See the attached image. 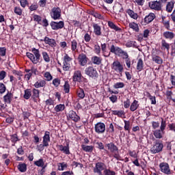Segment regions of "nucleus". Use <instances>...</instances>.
Returning a JSON list of instances; mask_svg holds the SVG:
<instances>
[{
  "label": "nucleus",
  "mask_w": 175,
  "mask_h": 175,
  "mask_svg": "<svg viewBox=\"0 0 175 175\" xmlns=\"http://www.w3.org/2000/svg\"><path fill=\"white\" fill-rule=\"evenodd\" d=\"M70 44L72 53H79V42H77V40H71Z\"/></svg>",
  "instance_id": "f3484780"
},
{
  "label": "nucleus",
  "mask_w": 175,
  "mask_h": 175,
  "mask_svg": "<svg viewBox=\"0 0 175 175\" xmlns=\"http://www.w3.org/2000/svg\"><path fill=\"white\" fill-rule=\"evenodd\" d=\"M149 8L152 10H156L157 12H161L162 10V3L158 1H153L149 3Z\"/></svg>",
  "instance_id": "9b49d317"
},
{
  "label": "nucleus",
  "mask_w": 175,
  "mask_h": 175,
  "mask_svg": "<svg viewBox=\"0 0 175 175\" xmlns=\"http://www.w3.org/2000/svg\"><path fill=\"white\" fill-rule=\"evenodd\" d=\"M124 109H129V107H131V100H129V98L124 101Z\"/></svg>",
  "instance_id": "774afa93"
},
{
  "label": "nucleus",
  "mask_w": 175,
  "mask_h": 175,
  "mask_svg": "<svg viewBox=\"0 0 175 175\" xmlns=\"http://www.w3.org/2000/svg\"><path fill=\"white\" fill-rule=\"evenodd\" d=\"M155 18V14L150 13L148 16H146L144 18V21L146 24H150L154 19Z\"/></svg>",
  "instance_id": "7c9ffc66"
},
{
  "label": "nucleus",
  "mask_w": 175,
  "mask_h": 175,
  "mask_svg": "<svg viewBox=\"0 0 175 175\" xmlns=\"http://www.w3.org/2000/svg\"><path fill=\"white\" fill-rule=\"evenodd\" d=\"M84 77L81 75V70H75L74 72L73 76H72V81H75V83H81V80H83Z\"/></svg>",
  "instance_id": "2eb2a0df"
},
{
  "label": "nucleus",
  "mask_w": 175,
  "mask_h": 175,
  "mask_svg": "<svg viewBox=\"0 0 175 175\" xmlns=\"http://www.w3.org/2000/svg\"><path fill=\"white\" fill-rule=\"evenodd\" d=\"M68 117L72 120V121H74V122H79L81 120L80 116H79L76 111L73 110L69 111Z\"/></svg>",
  "instance_id": "dca6fc26"
},
{
  "label": "nucleus",
  "mask_w": 175,
  "mask_h": 175,
  "mask_svg": "<svg viewBox=\"0 0 175 175\" xmlns=\"http://www.w3.org/2000/svg\"><path fill=\"white\" fill-rule=\"evenodd\" d=\"M108 27L111 28V29H113V31H116V32H121L122 31V29L120 27L117 26L114 23L111 21H108Z\"/></svg>",
  "instance_id": "a878e982"
},
{
  "label": "nucleus",
  "mask_w": 175,
  "mask_h": 175,
  "mask_svg": "<svg viewBox=\"0 0 175 175\" xmlns=\"http://www.w3.org/2000/svg\"><path fill=\"white\" fill-rule=\"evenodd\" d=\"M129 28L133 29V31H135V32H139V25H137V23H136L135 22H131L129 24Z\"/></svg>",
  "instance_id": "ea45409f"
},
{
  "label": "nucleus",
  "mask_w": 175,
  "mask_h": 175,
  "mask_svg": "<svg viewBox=\"0 0 175 175\" xmlns=\"http://www.w3.org/2000/svg\"><path fill=\"white\" fill-rule=\"evenodd\" d=\"M126 13H127L131 18H133V20H137V18H139V15H137V13L134 12V11L131 9L126 10Z\"/></svg>",
  "instance_id": "cd10ccee"
},
{
  "label": "nucleus",
  "mask_w": 175,
  "mask_h": 175,
  "mask_svg": "<svg viewBox=\"0 0 175 175\" xmlns=\"http://www.w3.org/2000/svg\"><path fill=\"white\" fill-rule=\"evenodd\" d=\"M92 27L96 36H100L102 35V27L98 23H93Z\"/></svg>",
  "instance_id": "a211bd4d"
},
{
  "label": "nucleus",
  "mask_w": 175,
  "mask_h": 175,
  "mask_svg": "<svg viewBox=\"0 0 175 175\" xmlns=\"http://www.w3.org/2000/svg\"><path fill=\"white\" fill-rule=\"evenodd\" d=\"M94 131L98 135H102L106 132V124L102 122H98L94 125Z\"/></svg>",
  "instance_id": "6e6552de"
},
{
  "label": "nucleus",
  "mask_w": 175,
  "mask_h": 175,
  "mask_svg": "<svg viewBox=\"0 0 175 175\" xmlns=\"http://www.w3.org/2000/svg\"><path fill=\"white\" fill-rule=\"evenodd\" d=\"M57 167L58 170L64 171L68 167V163L66 162L59 163H57Z\"/></svg>",
  "instance_id": "37998d69"
},
{
  "label": "nucleus",
  "mask_w": 175,
  "mask_h": 175,
  "mask_svg": "<svg viewBox=\"0 0 175 175\" xmlns=\"http://www.w3.org/2000/svg\"><path fill=\"white\" fill-rule=\"evenodd\" d=\"M85 73L89 77H98V71H96V68H94V66H89L85 68Z\"/></svg>",
  "instance_id": "9d476101"
},
{
  "label": "nucleus",
  "mask_w": 175,
  "mask_h": 175,
  "mask_svg": "<svg viewBox=\"0 0 175 175\" xmlns=\"http://www.w3.org/2000/svg\"><path fill=\"white\" fill-rule=\"evenodd\" d=\"M160 129H161V131H165V129H166V121L163 120V118H161Z\"/></svg>",
  "instance_id": "69168bd1"
},
{
  "label": "nucleus",
  "mask_w": 175,
  "mask_h": 175,
  "mask_svg": "<svg viewBox=\"0 0 175 175\" xmlns=\"http://www.w3.org/2000/svg\"><path fill=\"white\" fill-rule=\"evenodd\" d=\"M173 87L167 88V90L165 92V96L167 97V99L172 100V96H173V92L171 90Z\"/></svg>",
  "instance_id": "a18cd8bd"
},
{
  "label": "nucleus",
  "mask_w": 175,
  "mask_h": 175,
  "mask_svg": "<svg viewBox=\"0 0 175 175\" xmlns=\"http://www.w3.org/2000/svg\"><path fill=\"white\" fill-rule=\"evenodd\" d=\"M153 135L156 139H163L165 135V131L161 129H156L153 131Z\"/></svg>",
  "instance_id": "6ab92c4d"
},
{
  "label": "nucleus",
  "mask_w": 175,
  "mask_h": 175,
  "mask_svg": "<svg viewBox=\"0 0 175 175\" xmlns=\"http://www.w3.org/2000/svg\"><path fill=\"white\" fill-rule=\"evenodd\" d=\"M46 80L40 79L37 81L33 85L35 88H43V87H46Z\"/></svg>",
  "instance_id": "4be33fe9"
},
{
  "label": "nucleus",
  "mask_w": 175,
  "mask_h": 175,
  "mask_svg": "<svg viewBox=\"0 0 175 175\" xmlns=\"http://www.w3.org/2000/svg\"><path fill=\"white\" fill-rule=\"evenodd\" d=\"M173 9H174V1L168 2L166 5V12H167V13H172Z\"/></svg>",
  "instance_id": "4c0bfd02"
},
{
  "label": "nucleus",
  "mask_w": 175,
  "mask_h": 175,
  "mask_svg": "<svg viewBox=\"0 0 175 175\" xmlns=\"http://www.w3.org/2000/svg\"><path fill=\"white\" fill-rule=\"evenodd\" d=\"M52 84L54 85V87H59V85L61 84V79L59 78H55L53 80Z\"/></svg>",
  "instance_id": "6e6d98bb"
},
{
  "label": "nucleus",
  "mask_w": 175,
  "mask_h": 175,
  "mask_svg": "<svg viewBox=\"0 0 175 175\" xmlns=\"http://www.w3.org/2000/svg\"><path fill=\"white\" fill-rule=\"evenodd\" d=\"M162 150H163V142H162V141L157 140L151 148L150 152L152 154H158V152H161Z\"/></svg>",
  "instance_id": "423d86ee"
},
{
  "label": "nucleus",
  "mask_w": 175,
  "mask_h": 175,
  "mask_svg": "<svg viewBox=\"0 0 175 175\" xmlns=\"http://www.w3.org/2000/svg\"><path fill=\"white\" fill-rule=\"evenodd\" d=\"M159 167L161 173L167 175L172 174V170H170V165H169V163L166 162L160 163Z\"/></svg>",
  "instance_id": "0eeeda50"
},
{
  "label": "nucleus",
  "mask_w": 175,
  "mask_h": 175,
  "mask_svg": "<svg viewBox=\"0 0 175 175\" xmlns=\"http://www.w3.org/2000/svg\"><path fill=\"white\" fill-rule=\"evenodd\" d=\"M161 50H166L168 53L170 50V44L166 42L165 40H161Z\"/></svg>",
  "instance_id": "72a5a7b5"
},
{
  "label": "nucleus",
  "mask_w": 175,
  "mask_h": 175,
  "mask_svg": "<svg viewBox=\"0 0 175 175\" xmlns=\"http://www.w3.org/2000/svg\"><path fill=\"white\" fill-rule=\"evenodd\" d=\"M6 55V48L5 47H0V61H2V57Z\"/></svg>",
  "instance_id": "4d7b16f0"
},
{
  "label": "nucleus",
  "mask_w": 175,
  "mask_h": 175,
  "mask_svg": "<svg viewBox=\"0 0 175 175\" xmlns=\"http://www.w3.org/2000/svg\"><path fill=\"white\" fill-rule=\"evenodd\" d=\"M113 116H117L119 118H125V112L122 110L117 111L113 110L111 111Z\"/></svg>",
  "instance_id": "c85d7f7f"
},
{
  "label": "nucleus",
  "mask_w": 175,
  "mask_h": 175,
  "mask_svg": "<svg viewBox=\"0 0 175 175\" xmlns=\"http://www.w3.org/2000/svg\"><path fill=\"white\" fill-rule=\"evenodd\" d=\"M142 35L144 36L145 40H147V39H148V36H150V31L148 29H145Z\"/></svg>",
  "instance_id": "338daca9"
},
{
  "label": "nucleus",
  "mask_w": 175,
  "mask_h": 175,
  "mask_svg": "<svg viewBox=\"0 0 175 175\" xmlns=\"http://www.w3.org/2000/svg\"><path fill=\"white\" fill-rule=\"evenodd\" d=\"M31 96H32V90L31 89L25 90L24 95H23L24 99H26L27 100H28V99H29Z\"/></svg>",
  "instance_id": "e433bc0d"
},
{
  "label": "nucleus",
  "mask_w": 175,
  "mask_h": 175,
  "mask_svg": "<svg viewBox=\"0 0 175 175\" xmlns=\"http://www.w3.org/2000/svg\"><path fill=\"white\" fill-rule=\"evenodd\" d=\"M40 42H44L45 44H48V46H50L53 49L57 47V41L47 36H45L43 40H40Z\"/></svg>",
  "instance_id": "f8f14e48"
},
{
  "label": "nucleus",
  "mask_w": 175,
  "mask_h": 175,
  "mask_svg": "<svg viewBox=\"0 0 175 175\" xmlns=\"http://www.w3.org/2000/svg\"><path fill=\"white\" fill-rule=\"evenodd\" d=\"M43 76L45 79V81H51V80H53V75H51V73H50V72H45L43 74Z\"/></svg>",
  "instance_id": "de8ad7c7"
},
{
  "label": "nucleus",
  "mask_w": 175,
  "mask_h": 175,
  "mask_svg": "<svg viewBox=\"0 0 175 175\" xmlns=\"http://www.w3.org/2000/svg\"><path fill=\"white\" fill-rule=\"evenodd\" d=\"M105 175H116V172L111 170L110 169L105 168L104 171Z\"/></svg>",
  "instance_id": "0e129e2a"
},
{
  "label": "nucleus",
  "mask_w": 175,
  "mask_h": 175,
  "mask_svg": "<svg viewBox=\"0 0 175 175\" xmlns=\"http://www.w3.org/2000/svg\"><path fill=\"white\" fill-rule=\"evenodd\" d=\"M62 69L64 72H68L70 70V63H68L66 62H63Z\"/></svg>",
  "instance_id": "8fccbe9b"
},
{
  "label": "nucleus",
  "mask_w": 175,
  "mask_h": 175,
  "mask_svg": "<svg viewBox=\"0 0 175 175\" xmlns=\"http://www.w3.org/2000/svg\"><path fill=\"white\" fill-rule=\"evenodd\" d=\"M76 94L78 99H84V98H85V93L84 92V90L81 88L77 89Z\"/></svg>",
  "instance_id": "5701e85b"
},
{
  "label": "nucleus",
  "mask_w": 175,
  "mask_h": 175,
  "mask_svg": "<svg viewBox=\"0 0 175 175\" xmlns=\"http://www.w3.org/2000/svg\"><path fill=\"white\" fill-rule=\"evenodd\" d=\"M34 165L38 166V167H42L41 172H44V169H46V166H44V161L43 159H40L36 161H34Z\"/></svg>",
  "instance_id": "b1692460"
},
{
  "label": "nucleus",
  "mask_w": 175,
  "mask_h": 175,
  "mask_svg": "<svg viewBox=\"0 0 175 175\" xmlns=\"http://www.w3.org/2000/svg\"><path fill=\"white\" fill-rule=\"evenodd\" d=\"M124 87H125L124 82H118L113 85V88L116 90L118 88H124Z\"/></svg>",
  "instance_id": "bf43d9fd"
},
{
  "label": "nucleus",
  "mask_w": 175,
  "mask_h": 175,
  "mask_svg": "<svg viewBox=\"0 0 175 175\" xmlns=\"http://www.w3.org/2000/svg\"><path fill=\"white\" fill-rule=\"evenodd\" d=\"M73 58L70 57L69 55L67 53H65L64 56V62H67L68 64H70L71 61H72Z\"/></svg>",
  "instance_id": "5fc2aeb1"
},
{
  "label": "nucleus",
  "mask_w": 175,
  "mask_h": 175,
  "mask_svg": "<svg viewBox=\"0 0 175 175\" xmlns=\"http://www.w3.org/2000/svg\"><path fill=\"white\" fill-rule=\"evenodd\" d=\"M64 90L66 94H69L70 91V85H69V82L65 81L64 85Z\"/></svg>",
  "instance_id": "603ef678"
},
{
  "label": "nucleus",
  "mask_w": 175,
  "mask_h": 175,
  "mask_svg": "<svg viewBox=\"0 0 175 175\" xmlns=\"http://www.w3.org/2000/svg\"><path fill=\"white\" fill-rule=\"evenodd\" d=\"M102 57L98 56H93L92 57V62L94 65H100L102 64Z\"/></svg>",
  "instance_id": "c9c22d12"
},
{
  "label": "nucleus",
  "mask_w": 175,
  "mask_h": 175,
  "mask_svg": "<svg viewBox=\"0 0 175 175\" xmlns=\"http://www.w3.org/2000/svg\"><path fill=\"white\" fill-rule=\"evenodd\" d=\"M106 164L103 162L98 161L96 163L95 166L93 168V172L98 175H103L105 170H106Z\"/></svg>",
  "instance_id": "20e7f679"
},
{
  "label": "nucleus",
  "mask_w": 175,
  "mask_h": 175,
  "mask_svg": "<svg viewBox=\"0 0 175 175\" xmlns=\"http://www.w3.org/2000/svg\"><path fill=\"white\" fill-rule=\"evenodd\" d=\"M147 96L151 101V105H157V98L155 96H152L150 92H147Z\"/></svg>",
  "instance_id": "49530a36"
},
{
  "label": "nucleus",
  "mask_w": 175,
  "mask_h": 175,
  "mask_svg": "<svg viewBox=\"0 0 175 175\" xmlns=\"http://www.w3.org/2000/svg\"><path fill=\"white\" fill-rule=\"evenodd\" d=\"M152 61L156 64H158L159 65H162L163 63L162 58L157 55H152Z\"/></svg>",
  "instance_id": "473e14b6"
},
{
  "label": "nucleus",
  "mask_w": 175,
  "mask_h": 175,
  "mask_svg": "<svg viewBox=\"0 0 175 175\" xmlns=\"http://www.w3.org/2000/svg\"><path fill=\"white\" fill-rule=\"evenodd\" d=\"M111 70L116 73L122 75L124 72V65L119 61L115 60L111 65Z\"/></svg>",
  "instance_id": "39448f33"
},
{
  "label": "nucleus",
  "mask_w": 175,
  "mask_h": 175,
  "mask_svg": "<svg viewBox=\"0 0 175 175\" xmlns=\"http://www.w3.org/2000/svg\"><path fill=\"white\" fill-rule=\"evenodd\" d=\"M33 20L38 23V24H42V16L38 14L33 15Z\"/></svg>",
  "instance_id": "864d4df0"
},
{
  "label": "nucleus",
  "mask_w": 175,
  "mask_h": 175,
  "mask_svg": "<svg viewBox=\"0 0 175 175\" xmlns=\"http://www.w3.org/2000/svg\"><path fill=\"white\" fill-rule=\"evenodd\" d=\"M57 148H59V151L65 154L66 155H70V150H69V145L68 144L66 146L63 145H58Z\"/></svg>",
  "instance_id": "aec40b11"
},
{
  "label": "nucleus",
  "mask_w": 175,
  "mask_h": 175,
  "mask_svg": "<svg viewBox=\"0 0 175 175\" xmlns=\"http://www.w3.org/2000/svg\"><path fill=\"white\" fill-rule=\"evenodd\" d=\"M139 107H140V104H139V102L137 100H134L130 105V110L131 111H136Z\"/></svg>",
  "instance_id": "bb28decb"
},
{
  "label": "nucleus",
  "mask_w": 175,
  "mask_h": 175,
  "mask_svg": "<svg viewBox=\"0 0 175 175\" xmlns=\"http://www.w3.org/2000/svg\"><path fill=\"white\" fill-rule=\"evenodd\" d=\"M14 12L18 16H21V14H23V10L20 7H15Z\"/></svg>",
  "instance_id": "052dcab7"
},
{
  "label": "nucleus",
  "mask_w": 175,
  "mask_h": 175,
  "mask_svg": "<svg viewBox=\"0 0 175 175\" xmlns=\"http://www.w3.org/2000/svg\"><path fill=\"white\" fill-rule=\"evenodd\" d=\"M31 92L33 94L32 98L34 102H38L36 100L37 98H39V95L40 94V91L36 88H33L31 90Z\"/></svg>",
  "instance_id": "c756f323"
},
{
  "label": "nucleus",
  "mask_w": 175,
  "mask_h": 175,
  "mask_svg": "<svg viewBox=\"0 0 175 175\" xmlns=\"http://www.w3.org/2000/svg\"><path fill=\"white\" fill-rule=\"evenodd\" d=\"M78 62L81 66H85L87 63L88 62V58L87 57V55L84 53H80L78 55Z\"/></svg>",
  "instance_id": "4468645a"
},
{
  "label": "nucleus",
  "mask_w": 175,
  "mask_h": 175,
  "mask_svg": "<svg viewBox=\"0 0 175 175\" xmlns=\"http://www.w3.org/2000/svg\"><path fill=\"white\" fill-rule=\"evenodd\" d=\"M5 103L10 104L13 100V94L12 92H8L6 95L3 96Z\"/></svg>",
  "instance_id": "393cba45"
},
{
  "label": "nucleus",
  "mask_w": 175,
  "mask_h": 175,
  "mask_svg": "<svg viewBox=\"0 0 175 175\" xmlns=\"http://www.w3.org/2000/svg\"><path fill=\"white\" fill-rule=\"evenodd\" d=\"M31 53L27 52L26 57L31 61L33 65H38V64H40V59H42V55L40 54V51L39 49L31 48L30 50Z\"/></svg>",
  "instance_id": "f257e3e1"
},
{
  "label": "nucleus",
  "mask_w": 175,
  "mask_h": 175,
  "mask_svg": "<svg viewBox=\"0 0 175 175\" xmlns=\"http://www.w3.org/2000/svg\"><path fill=\"white\" fill-rule=\"evenodd\" d=\"M12 74H14V76H18V80H21V77H23V72L21 70H12Z\"/></svg>",
  "instance_id": "3c124183"
},
{
  "label": "nucleus",
  "mask_w": 175,
  "mask_h": 175,
  "mask_svg": "<svg viewBox=\"0 0 175 175\" xmlns=\"http://www.w3.org/2000/svg\"><path fill=\"white\" fill-rule=\"evenodd\" d=\"M124 131H127V132H131V129L132 128V124H131V121L124 120Z\"/></svg>",
  "instance_id": "79ce46f5"
},
{
  "label": "nucleus",
  "mask_w": 175,
  "mask_h": 175,
  "mask_svg": "<svg viewBox=\"0 0 175 175\" xmlns=\"http://www.w3.org/2000/svg\"><path fill=\"white\" fill-rule=\"evenodd\" d=\"M42 139L44 146H45V147H49V143L50 142V133L49 131H45Z\"/></svg>",
  "instance_id": "412c9836"
},
{
  "label": "nucleus",
  "mask_w": 175,
  "mask_h": 175,
  "mask_svg": "<svg viewBox=\"0 0 175 175\" xmlns=\"http://www.w3.org/2000/svg\"><path fill=\"white\" fill-rule=\"evenodd\" d=\"M163 24L166 29H170V21L163 19Z\"/></svg>",
  "instance_id": "680f3d73"
},
{
  "label": "nucleus",
  "mask_w": 175,
  "mask_h": 175,
  "mask_svg": "<svg viewBox=\"0 0 175 175\" xmlns=\"http://www.w3.org/2000/svg\"><path fill=\"white\" fill-rule=\"evenodd\" d=\"M109 51L110 52H109L107 57H110L111 53L112 54H115V55H120L123 59H128V58H129L128 53L122 50L120 46H116L114 44H112L109 48Z\"/></svg>",
  "instance_id": "7ed1b4c3"
},
{
  "label": "nucleus",
  "mask_w": 175,
  "mask_h": 175,
  "mask_svg": "<svg viewBox=\"0 0 175 175\" xmlns=\"http://www.w3.org/2000/svg\"><path fill=\"white\" fill-rule=\"evenodd\" d=\"M163 38L165 39H169L170 40H172V39H174V33L172 31H165L163 33Z\"/></svg>",
  "instance_id": "f704fd0d"
},
{
  "label": "nucleus",
  "mask_w": 175,
  "mask_h": 175,
  "mask_svg": "<svg viewBox=\"0 0 175 175\" xmlns=\"http://www.w3.org/2000/svg\"><path fill=\"white\" fill-rule=\"evenodd\" d=\"M65 110V105L64 104H59L55 107V111L59 113V111H64Z\"/></svg>",
  "instance_id": "c03bdc74"
},
{
  "label": "nucleus",
  "mask_w": 175,
  "mask_h": 175,
  "mask_svg": "<svg viewBox=\"0 0 175 175\" xmlns=\"http://www.w3.org/2000/svg\"><path fill=\"white\" fill-rule=\"evenodd\" d=\"M105 148L108 150L107 154L109 158H115L117 161H122L121 156L118 152V147L113 142L105 144Z\"/></svg>",
  "instance_id": "f03ea898"
},
{
  "label": "nucleus",
  "mask_w": 175,
  "mask_h": 175,
  "mask_svg": "<svg viewBox=\"0 0 175 175\" xmlns=\"http://www.w3.org/2000/svg\"><path fill=\"white\" fill-rule=\"evenodd\" d=\"M50 16L53 20H59V18H61V8H59V7H54L52 8Z\"/></svg>",
  "instance_id": "1a4fd4ad"
},
{
  "label": "nucleus",
  "mask_w": 175,
  "mask_h": 175,
  "mask_svg": "<svg viewBox=\"0 0 175 175\" xmlns=\"http://www.w3.org/2000/svg\"><path fill=\"white\" fill-rule=\"evenodd\" d=\"M81 148L85 152H92L94 151V146H87L82 144Z\"/></svg>",
  "instance_id": "58836bf2"
},
{
  "label": "nucleus",
  "mask_w": 175,
  "mask_h": 175,
  "mask_svg": "<svg viewBox=\"0 0 175 175\" xmlns=\"http://www.w3.org/2000/svg\"><path fill=\"white\" fill-rule=\"evenodd\" d=\"M51 27L54 31H58V29H62L65 27V23L62 21L59 22L52 21L51 23Z\"/></svg>",
  "instance_id": "ddd939ff"
},
{
  "label": "nucleus",
  "mask_w": 175,
  "mask_h": 175,
  "mask_svg": "<svg viewBox=\"0 0 175 175\" xmlns=\"http://www.w3.org/2000/svg\"><path fill=\"white\" fill-rule=\"evenodd\" d=\"M20 139H18V136L17 135V134H13L12 135H11V142L12 143H17V142H18Z\"/></svg>",
  "instance_id": "e2e57ef3"
},
{
  "label": "nucleus",
  "mask_w": 175,
  "mask_h": 175,
  "mask_svg": "<svg viewBox=\"0 0 175 175\" xmlns=\"http://www.w3.org/2000/svg\"><path fill=\"white\" fill-rule=\"evenodd\" d=\"M93 16L95 18H98V20H105V16L100 13L95 12H94Z\"/></svg>",
  "instance_id": "13d9d810"
},
{
  "label": "nucleus",
  "mask_w": 175,
  "mask_h": 175,
  "mask_svg": "<svg viewBox=\"0 0 175 175\" xmlns=\"http://www.w3.org/2000/svg\"><path fill=\"white\" fill-rule=\"evenodd\" d=\"M144 68V63L143 62V59L139 58L138 59L137 63V72H142Z\"/></svg>",
  "instance_id": "2f4dec72"
},
{
  "label": "nucleus",
  "mask_w": 175,
  "mask_h": 175,
  "mask_svg": "<svg viewBox=\"0 0 175 175\" xmlns=\"http://www.w3.org/2000/svg\"><path fill=\"white\" fill-rule=\"evenodd\" d=\"M42 58L44 59V61L45 62H50V55H49V53L46 51H42Z\"/></svg>",
  "instance_id": "09e8293b"
},
{
  "label": "nucleus",
  "mask_w": 175,
  "mask_h": 175,
  "mask_svg": "<svg viewBox=\"0 0 175 175\" xmlns=\"http://www.w3.org/2000/svg\"><path fill=\"white\" fill-rule=\"evenodd\" d=\"M18 170H19V172H21V173L27 172V164H25V163H20L18 165Z\"/></svg>",
  "instance_id": "a19ab883"
}]
</instances>
